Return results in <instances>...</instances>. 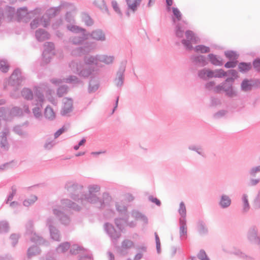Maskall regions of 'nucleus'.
Masks as SVG:
<instances>
[{
    "label": "nucleus",
    "instance_id": "f257e3e1",
    "mask_svg": "<svg viewBox=\"0 0 260 260\" xmlns=\"http://www.w3.org/2000/svg\"><path fill=\"white\" fill-rule=\"evenodd\" d=\"M69 196L73 200L85 206L89 203L95 205L99 208L105 207V201H109L111 197L107 192L103 194V198L99 196L100 194L101 186L98 184H90L87 186V191H83V186L78 183L68 182L64 186Z\"/></svg>",
    "mask_w": 260,
    "mask_h": 260
},
{
    "label": "nucleus",
    "instance_id": "f03ea898",
    "mask_svg": "<svg viewBox=\"0 0 260 260\" xmlns=\"http://www.w3.org/2000/svg\"><path fill=\"white\" fill-rule=\"evenodd\" d=\"M99 62V54L86 56L84 57V62L73 60L70 62L69 67L74 73L81 77L87 78L95 71V67L92 64L97 65Z\"/></svg>",
    "mask_w": 260,
    "mask_h": 260
},
{
    "label": "nucleus",
    "instance_id": "7ed1b4c3",
    "mask_svg": "<svg viewBox=\"0 0 260 260\" xmlns=\"http://www.w3.org/2000/svg\"><path fill=\"white\" fill-rule=\"evenodd\" d=\"M235 79L233 77H229L223 82L218 84L214 88V91L216 93H220L224 91L226 96L233 98L237 95V91L234 89L233 84Z\"/></svg>",
    "mask_w": 260,
    "mask_h": 260
},
{
    "label": "nucleus",
    "instance_id": "20e7f679",
    "mask_svg": "<svg viewBox=\"0 0 260 260\" xmlns=\"http://www.w3.org/2000/svg\"><path fill=\"white\" fill-rule=\"evenodd\" d=\"M35 99L36 106L32 109V113L36 118L39 119L42 116V105L44 101V96L40 89H37L35 91Z\"/></svg>",
    "mask_w": 260,
    "mask_h": 260
},
{
    "label": "nucleus",
    "instance_id": "39448f33",
    "mask_svg": "<svg viewBox=\"0 0 260 260\" xmlns=\"http://www.w3.org/2000/svg\"><path fill=\"white\" fill-rule=\"evenodd\" d=\"M126 63L127 61L126 60L120 62L118 70L116 72L115 77L113 80L115 85L118 88H121L124 84V73Z\"/></svg>",
    "mask_w": 260,
    "mask_h": 260
},
{
    "label": "nucleus",
    "instance_id": "423d86ee",
    "mask_svg": "<svg viewBox=\"0 0 260 260\" xmlns=\"http://www.w3.org/2000/svg\"><path fill=\"white\" fill-rule=\"evenodd\" d=\"M25 80V77L22 74L20 70L16 69L13 71L10 76L9 84L12 86L17 88L23 83Z\"/></svg>",
    "mask_w": 260,
    "mask_h": 260
},
{
    "label": "nucleus",
    "instance_id": "0eeeda50",
    "mask_svg": "<svg viewBox=\"0 0 260 260\" xmlns=\"http://www.w3.org/2000/svg\"><path fill=\"white\" fill-rule=\"evenodd\" d=\"M26 234L29 236L30 240L32 242L38 244H45L47 243L42 237L34 232L33 224L31 221L26 224Z\"/></svg>",
    "mask_w": 260,
    "mask_h": 260
},
{
    "label": "nucleus",
    "instance_id": "6e6552de",
    "mask_svg": "<svg viewBox=\"0 0 260 260\" xmlns=\"http://www.w3.org/2000/svg\"><path fill=\"white\" fill-rule=\"evenodd\" d=\"M246 237L250 243L260 245V233H258L257 226L253 225L249 227L246 234Z\"/></svg>",
    "mask_w": 260,
    "mask_h": 260
},
{
    "label": "nucleus",
    "instance_id": "1a4fd4ad",
    "mask_svg": "<svg viewBox=\"0 0 260 260\" xmlns=\"http://www.w3.org/2000/svg\"><path fill=\"white\" fill-rule=\"evenodd\" d=\"M46 221V224L49 228L51 238L54 241H60L61 240V235L59 231L54 225V218L49 217Z\"/></svg>",
    "mask_w": 260,
    "mask_h": 260
},
{
    "label": "nucleus",
    "instance_id": "9d476101",
    "mask_svg": "<svg viewBox=\"0 0 260 260\" xmlns=\"http://www.w3.org/2000/svg\"><path fill=\"white\" fill-rule=\"evenodd\" d=\"M186 39L181 40V43L186 50H191L193 49L192 44H196L199 39L194 36L191 30H187L185 32Z\"/></svg>",
    "mask_w": 260,
    "mask_h": 260
},
{
    "label": "nucleus",
    "instance_id": "9b49d317",
    "mask_svg": "<svg viewBox=\"0 0 260 260\" xmlns=\"http://www.w3.org/2000/svg\"><path fill=\"white\" fill-rule=\"evenodd\" d=\"M61 206H56L52 208V213L58 219L61 224L68 225L70 224L71 219L70 217L64 213Z\"/></svg>",
    "mask_w": 260,
    "mask_h": 260
},
{
    "label": "nucleus",
    "instance_id": "f8f14e48",
    "mask_svg": "<svg viewBox=\"0 0 260 260\" xmlns=\"http://www.w3.org/2000/svg\"><path fill=\"white\" fill-rule=\"evenodd\" d=\"M70 252L72 254H79L80 260H91V254L89 251L84 249L80 246L75 244L71 246Z\"/></svg>",
    "mask_w": 260,
    "mask_h": 260
},
{
    "label": "nucleus",
    "instance_id": "ddd939ff",
    "mask_svg": "<svg viewBox=\"0 0 260 260\" xmlns=\"http://www.w3.org/2000/svg\"><path fill=\"white\" fill-rule=\"evenodd\" d=\"M54 45L52 42H46L44 44V50L42 53L43 59L46 63L50 62L54 55Z\"/></svg>",
    "mask_w": 260,
    "mask_h": 260
},
{
    "label": "nucleus",
    "instance_id": "4468645a",
    "mask_svg": "<svg viewBox=\"0 0 260 260\" xmlns=\"http://www.w3.org/2000/svg\"><path fill=\"white\" fill-rule=\"evenodd\" d=\"M104 230L113 242L114 241H116L121 236V232L120 231H116L114 226L111 223H105Z\"/></svg>",
    "mask_w": 260,
    "mask_h": 260
},
{
    "label": "nucleus",
    "instance_id": "2eb2a0df",
    "mask_svg": "<svg viewBox=\"0 0 260 260\" xmlns=\"http://www.w3.org/2000/svg\"><path fill=\"white\" fill-rule=\"evenodd\" d=\"M257 83L256 78L250 80L245 79L241 84V89L244 92L250 91L253 88H257Z\"/></svg>",
    "mask_w": 260,
    "mask_h": 260
},
{
    "label": "nucleus",
    "instance_id": "dca6fc26",
    "mask_svg": "<svg viewBox=\"0 0 260 260\" xmlns=\"http://www.w3.org/2000/svg\"><path fill=\"white\" fill-rule=\"evenodd\" d=\"M88 39H91L100 42H104L106 40L105 32L101 29L98 28L93 30L91 32H88Z\"/></svg>",
    "mask_w": 260,
    "mask_h": 260
},
{
    "label": "nucleus",
    "instance_id": "f3484780",
    "mask_svg": "<svg viewBox=\"0 0 260 260\" xmlns=\"http://www.w3.org/2000/svg\"><path fill=\"white\" fill-rule=\"evenodd\" d=\"M80 35H75L69 38V42L75 45H81L88 40L87 31L80 33Z\"/></svg>",
    "mask_w": 260,
    "mask_h": 260
},
{
    "label": "nucleus",
    "instance_id": "a211bd4d",
    "mask_svg": "<svg viewBox=\"0 0 260 260\" xmlns=\"http://www.w3.org/2000/svg\"><path fill=\"white\" fill-rule=\"evenodd\" d=\"M9 131L5 128L0 133V147L4 151H8L9 149V144L7 140V136L9 135Z\"/></svg>",
    "mask_w": 260,
    "mask_h": 260
},
{
    "label": "nucleus",
    "instance_id": "6ab92c4d",
    "mask_svg": "<svg viewBox=\"0 0 260 260\" xmlns=\"http://www.w3.org/2000/svg\"><path fill=\"white\" fill-rule=\"evenodd\" d=\"M197 231L198 234L202 237L207 236L209 232L206 222L202 219H199L198 220L197 222Z\"/></svg>",
    "mask_w": 260,
    "mask_h": 260
},
{
    "label": "nucleus",
    "instance_id": "aec40b11",
    "mask_svg": "<svg viewBox=\"0 0 260 260\" xmlns=\"http://www.w3.org/2000/svg\"><path fill=\"white\" fill-rule=\"evenodd\" d=\"M92 43H87L84 47H79L73 50L72 54L73 55L80 56L82 54H86L90 52L94 48L92 47Z\"/></svg>",
    "mask_w": 260,
    "mask_h": 260
},
{
    "label": "nucleus",
    "instance_id": "412c9836",
    "mask_svg": "<svg viewBox=\"0 0 260 260\" xmlns=\"http://www.w3.org/2000/svg\"><path fill=\"white\" fill-rule=\"evenodd\" d=\"M73 5L67 2H62L60 5L56 7L52 8L48 10L46 13L50 18L55 16L61 10L62 8H67L69 7H72Z\"/></svg>",
    "mask_w": 260,
    "mask_h": 260
},
{
    "label": "nucleus",
    "instance_id": "4be33fe9",
    "mask_svg": "<svg viewBox=\"0 0 260 260\" xmlns=\"http://www.w3.org/2000/svg\"><path fill=\"white\" fill-rule=\"evenodd\" d=\"M190 59L192 63L200 67H203L208 64L206 57L202 55H193L190 57Z\"/></svg>",
    "mask_w": 260,
    "mask_h": 260
},
{
    "label": "nucleus",
    "instance_id": "5701e85b",
    "mask_svg": "<svg viewBox=\"0 0 260 260\" xmlns=\"http://www.w3.org/2000/svg\"><path fill=\"white\" fill-rule=\"evenodd\" d=\"M60 202L62 208H68L76 211H79L82 209L80 205L70 199H64L61 200Z\"/></svg>",
    "mask_w": 260,
    "mask_h": 260
},
{
    "label": "nucleus",
    "instance_id": "b1692460",
    "mask_svg": "<svg viewBox=\"0 0 260 260\" xmlns=\"http://www.w3.org/2000/svg\"><path fill=\"white\" fill-rule=\"evenodd\" d=\"M63 106L61 111V114L62 116H68L69 113L73 110V101L71 99H63Z\"/></svg>",
    "mask_w": 260,
    "mask_h": 260
},
{
    "label": "nucleus",
    "instance_id": "393cba45",
    "mask_svg": "<svg viewBox=\"0 0 260 260\" xmlns=\"http://www.w3.org/2000/svg\"><path fill=\"white\" fill-rule=\"evenodd\" d=\"M35 36L39 42H43L50 38V34L42 28H39L36 31Z\"/></svg>",
    "mask_w": 260,
    "mask_h": 260
},
{
    "label": "nucleus",
    "instance_id": "a878e982",
    "mask_svg": "<svg viewBox=\"0 0 260 260\" xmlns=\"http://www.w3.org/2000/svg\"><path fill=\"white\" fill-rule=\"evenodd\" d=\"M231 203L230 198L228 195L223 194L220 196L218 205L222 209H226L230 206Z\"/></svg>",
    "mask_w": 260,
    "mask_h": 260
},
{
    "label": "nucleus",
    "instance_id": "bb28decb",
    "mask_svg": "<svg viewBox=\"0 0 260 260\" xmlns=\"http://www.w3.org/2000/svg\"><path fill=\"white\" fill-rule=\"evenodd\" d=\"M115 208L120 215L122 216L129 217L127 212V207L124 205L122 202H116Z\"/></svg>",
    "mask_w": 260,
    "mask_h": 260
},
{
    "label": "nucleus",
    "instance_id": "cd10ccee",
    "mask_svg": "<svg viewBox=\"0 0 260 260\" xmlns=\"http://www.w3.org/2000/svg\"><path fill=\"white\" fill-rule=\"evenodd\" d=\"M115 60L113 55H108L106 54H99V62H103L107 65L113 64Z\"/></svg>",
    "mask_w": 260,
    "mask_h": 260
},
{
    "label": "nucleus",
    "instance_id": "c85d7f7f",
    "mask_svg": "<svg viewBox=\"0 0 260 260\" xmlns=\"http://www.w3.org/2000/svg\"><path fill=\"white\" fill-rule=\"evenodd\" d=\"M208 57L212 64L216 66H222L223 65L222 59L220 56L213 54H209Z\"/></svg>",
    "mask_w": 260,
    "mask_h": 260
},
{
    "label": "nucleus",
    "instance_id": "c756f323",
    "mask_svg": "<svg viewBox=\"0 0 260 260\" xmlns=\"http://www.w3.org/2000/svg\"><path fill=\"white\" fill-rule=\"evenodd\" d=\"M208 75L210 78H222L227 76V73L222 69H217L215 70H211L208 73Z\"/></svg>",
    "mask_w": 260,
    "mask_h": 260
},
{
    "label": "nucleus",
    "instance_id": "7c9ffc66",
    "mask_svg": "<svg viewBox=\"0 0 260 260\" xmlns=\"http://www.w3.org/2000/svg\"><path fill=\"white\" fill-rule=\"evenodd\" d=\"M67 28L69 31L75 34H78L81 32H85L86 31L85 28L75 25V23L67 24Z\"/></svg>",
    "mask_w": 260,
    "mask_h": 260
},
{
    "label": "nucleus",
    "instance_id": "2f4dec72",
    "mask_svg": "<svg viewBox=\"0 0 260 260\" xmlns=\"http://www.w3.org/2000/svg\"><path fill=\"white\" fill-rule=\"evenodd\" d=\"M134 246V243L131 240L125 239L121 243L120 253L124 255L127 253L126 250Z\"/></svg>",
    "mask_w": 260,
    "mask_h": 260
},
{
    "label": "nucleus",
    "instance_id": "473e14b6",
    "mask_svg": "<svg viewBox=\"0 0 260 260\" xmlns=\"http://www.w3.org/2000/svg\"><path fill=\"white\" fill-rule=\"evenodd\" d=\"M128 217L122 216V217L117 218L115 219V223L120 232L123 229L124 225L127 223Z\"/></svg>",
    "mask_w": 260,
    "mask_h": 260
},
{
    "label": "nucleus",
    "instance_id": "72a5a7b5",
    "mask_svg": "<svg viewBox=\"0 0 260 260\" xmlns=\"http://www.w3.org/2000/svg\"><path fill=\"white\" fill-rule=\"evenodd\" d=\"M93 4L103 12L109 14V11L105 0H95L93 2Z\"/></svg>",
    "mask_w": 260,
    "mask_h": 260
},
{
    "label": "nucleus",
    "instance_id": "f704fd0d",
    "mask_svg": "<svg viewBox=\"0 0 260 260\" xmlns=\"http://www.w3.org/2000/svg\"><path fill=\"white\" fill-rule=\"evenodd\" d=\"M1 10L4 12V17L5 16L9 20H11L15 13V8L12 7H6L4 10Z\"/></svg>",
    "mask_w": 260,
    "mask_h": 260
},
{
    "label": "nucleus",
    "instance_id": "c9c22d12",
    "mask_svg": "<svg viewBox=\"0 0 260 260\" xmlns=\"http://www.w3.org/2000/svg\"><path fill=\"white\" fill-rule=\"evenodd\" d=\"M132 216L136 219L142 221L144 224H147L148 223L147 217L145 215L142 214L137 210H133L132 211Z\"/></svg>",
    "mask_w": 260,
    "mask_h": 260
},
{
    "label": "nucleus",
    "instance_id": "e433bc0d",
    "mask_svg": "<svg viewBox=\"0 0 260 260\" xmlns=\"http://www.w3.org/2000/svg\"><path fill=\"white\" fill-rule=\"evenodd\" d=\"M99 87V82L98 80H95L92 77L89 83L88 91L90 93L94 92Z\"/></svg>",
    "mask_w": 260,
    "mask_h": 260
},
{
    "label": "nucleus",
    "instance_id": "4c0bfd02",
    "mask_svg": "<svg viewBox=\"0 0 260 260\" xmlns=\"http://www.w3.org/2000/svg\"><path fill=\"white\" fill-rule=\"evenodd\" d=\"M45 118L49 120H53L55 118V114L52 108L50 106H47L44 111Z\"/></svg>",
    "mask_w": 260,
    "mask_h": 260
},
{
    "label": "nucleus",
    "instance_id": "58836bf2",
    "mask_svg": "<svg viewBox=\"0 0 260 260\" xmlns=\"http://www.w3.org/2000/svg\"><path fill=\"white\" fill-rule=\"evenodd\" d=\"M231 253L232 254L235 255L236 256H237L241 258H242L243 259H245V260H253V259H254L253 257L246 254L245 253H243L239 249H235L233 251H232Z\"/></svg>",
    "mask_w": 260,
    "mask_h": 260
},
{
    "label": "nucleus",
    "instance_id": "ea45409f",
    "mask_svg": "<svg viewBox=\"0 0 260 260\" xmlns=\"http://www.w3.org/2000/svg\"><path fill=\"white\" fill-rule=\"evenodd\" d=\"M41 250L37 246H32L27 250V255L28 258L38 255L40 253Z\"/></svg>",
    "mask_w": 260,
    "mask_h": 260
},
{
    "label": "nucleus",
    "instance_id": "a19ab883",
    "mask_svg": "<svg viewBox=\"0 0 260 260\" xmlns=\"http://www.w3.org/2000/svg\"><path fill=\"white\" fill-rule=\"evenodd\" d=\"M242 201L243 202L242 212L247 213L250 209V205L248 200L247 194L244 193L242 195Z\"/></svg>",
    "mask_w": 260,
    "mask_h": 260
},
{
    "label": "nucleus",
    "instance_id": "79ce46f5",
    "mask_svg": "<svg viewBox=\"0 0 260 260\" xmlns=\"http://www.w3.org/2000/svg\"><path fill=\"white\" fill-rule=\"evenodd\" d=\"M71 245L69 242H66L61 243L56 248V252L58 253H64L68 251Z\"/></svg>",
    "mask_w": 260,
    "mask_h": 260
},
{
    "label": "nucleus",
    "instance_id": "37998d69",
    "mask_svg": "<svg viewBox=\"0 0 260 260\" xmlns=\"http://www.w3.org/2000/svg\"><path fill=\"white\" fill-rule=\"evenodd\" d=\"M252 68L250 62H241L238 64V69L240 72L245 73L249 71Z\"/></svg>",
    "mask_w": 260,
    "mask_h": 260
},
{
    "label": "nucleus",
    "instance_id": "c03bdc74",
    "mask_svg": "<svg viewBox=\"0 0 260 260\" xmlns=\"http://www.w3.org/2000/svg\"><path fill=\"white\" fill-rule=\"evenodd\" d=\"M142 0H134L131 1L127 4V9L131 10L133 13H135L137 10V8L140 5Z\"/></svg>",
    "mask_w": 260,
    "mask_h": 260
},
{
    "label": "nucleus",
    "instance_id": "a18cd8bd",
    "mask_svg": "<svg viewBox=\"0 0 260 260\" xmlns=\"http://www.w3.org/2000/svg\"><path fill=\"white\" fill-rule=\"evenodd\" d=\"M82 20L86 26H91L93 24V21L90 16L86 13H83L81 15Z\"/></svg>",
    "mask_w": 260,
    "mask_h": 260
},
{
    "label": "nucleus",
    "instance_id": "49530a36",
    "mask_svg": "<svg viewBox=\"0 0 260 260\" xmlns=\"http://www.w3.org/2000/svg\"><path fill=\"white\" fill-rule=\"evenodd\" d=\"M21 95L22 97L27 100H31L34 97L32 91L27 88H24L22 90Z\"/></svg>",
    "mask_w": 260,
    "mask_h": 260
},
{
    "label": "nucleus",
    "instance_id": "de8ad7c7",
    "mask_svg": "<svg viewBox=\"0 0 260 260\" xmlns=\"http://www.w3.org/2000/svg\"><path fill=\"white\" fill-rule=\"evenodd\" d=\"M210 71V69H207L206 68L200 70L198 71V76L200 78L204 80H207L208 78H210V76L208 75V73Z\"/></svg>",
    "mask_w": 260,
    "mask_h": 260
},
{
    "label": "nucleus",
    "instance_id": "09e8293b",
    "mask_svg": "<svg viewBox=\"0 0 260 260\" xmlns=\"http://www.w3.org/2000/svg\"><path fill=\"white\" fill-rule=\"evenodd\" d=\"M188 148L189 150L191 151L196 152L198 154L200 155L203 157L205 156V153L203 151V149L202 148V147L200 146H197L196 145H190L188 146Z\"/></svg>",
    "mask_w": 260,
    "mask_h": 260
},
{
    "label": "nucleus",
    "instance_id": "8fccbe9b",
    "mask_svg": "<svg viewBox=\"0 0 260 260\" xmlns=\"http://www.w3.org/2000/svg\"><path fill=\"white\" fill-rule=\"evenodd\" d=\"M194 50L196 52H200L201 53H209L210 51V49L209 47L203 45H199L196 46L194 48Z\"/></svg>",
    "mask_w": 260,
    "mask_h": 260
},
{
    "label": "nucleus",
    "instance_id": "3c124183",
    "mask_svg": "<svg viewBox=\"0 0 260 260\" xmlns=\"http://www.w3.org/2000/svg\"><path fill=\"white\" fill-rule=\"evenodd\" d=\"M224 55L229 59L233 60H237L239 57L237 52L234 51H225Z\"/></svg>",
    "mask_w": 260,
    "mask_h": 260
},
{
    "label": "nucleus",
    "instance_id": "603ef678",
    "mask_svg": "<svg viewBox=\"0 0 260 260\" xmlns=\"http://www.w3.org/2000/svg\"><path fill=\"white\" fill-rule=\"evenodd\" d=\"M176 36L178 38H182L184 35V28H183L180 24L176 25L175 29Z\"/></svg>",
    "mask_w": 260,
    "mask_h": 260
},
{
    "label": "nucleus",
    "instance_id": "864d4df0",
    "mask_svg": "<svg viewBox=\"0 0 260 260\" xmlns=\"http://www.w3.org/2000/svg\"><path fill=\"white\" fill-rule=\"evenodd\" d=\"M64 82L69 83L78 84L81 83L80 79L74 75L70 76L68 78L63 79Z\"/></svg>",
    "mask_w": 260,
    "mask_h": 260
},
{
    "label": "nucleus",
    "instance_id": "5fc2aeb1",
    "mask_svg": "<svg viewBox=\"0 0 260 260\" xmlns=\"http://www.w3.org/2000/svg\"><path fill=\"white\" fill-rule=\"evenodd\" d=\"M37 197L36 196H31L29 198L26 199L23 201V205L25 207H29L34 204L37 200Z\"/></svg>",
    "mask_w": 260,
    "mask_h": 260
},
{
    "label": "nucleus",
    "instance_id": "6e6d98bb",
    "mask_svg": "<svg viewBox=\"0 0 260 260\" xmlns=\"http://www.w3.org/2000/svg\"><path fill=\"white\" fill-rule=\"evenodd\" d=\"M9 230L8 222L6 220L0 221V233H7Z\"/></svg>",
    "mask_w": 260,
    "mask_h": 260
},
{
    "label": "nucleus",
    "instance_id": "4d7b16f0",
    "mask_svg": "<svg viewBox=\"0 0 260 260\" xmlns=\"http://www.w3.org/2000/svg\"><path fill=\"white\" fill-rule=\"evenodd\" d=\"M50 18H51L47 15V14L44 15L41 18H40L41 25L44 27H47L50 24Z\"/></svg>",
    "mask_w": 260,
    "mask_h": 260
},
{
    "label": "nucleus",
    "instance_id": "13d9d810",
    "mask_svg": "<svg viewBox=\"0 0 260 260\" xmlns=\"http://www.w3.org/2000/svg\"><path fill=\"white\" fill-rule=\"evenodd\" d=\"M9 69V65L7 60L2 59L0 60V70L4 72L7 73Z\"/></svg>",
    "mask_w": 260,
    "mask_h": 260
},
{
    "label": "nucleus",
    "instance_id": "bf43d9fd",
    "mask_svg": "<svg viewBox=\"0 0 260 260\" xmlns=\"http://www.w3.org/2000/svg\"><path fill=\"white\" fill-rule=\"evenodd\" d=\"M68 87L67 85H62L60 86L57 91V94L59 97H62L68 92Z\"/></svg>",
    "mask_w": 260,
    "mask_h": 260
},
{
    "label": "nucleus",
    "instance_id": "052dcab7",
    "mask_svg": "<svg viewBox=\"0 0 260 260\" xmlns=\"http://www.w3.org/2000/svg\"><path fill=\"white\" fill-rule=\"evenodd\" d=\"M112 7L114 10V11L120 16V17H122L123 16V14L121 11L116 1H112L111 2Z\"/></svg>",
    "mask_w": 260,
    "mask_h": 260
},
{
    "label": "nucleus",
    "instance_id": "680f3d73",
    "mask_svg": "<svg viewBox=\"0 0 260 260\" xmlns=\"http://www.w3.org/2000/svg\"><path fill=\"white\" fill-rule=\"evenodd\" d=\"M10 114L14 116H20L23 114V110L18 107H15L11 110Z\"/></svg>",
    "mask_w": 260,
    "mask_h": 260
},
{
    "label": "nucleus",
    "instance_id": "e2e57ef3",
    "mask_svg": "<svg viewBox=\"0 0 260 260\" xmlns=\"http://www.w3.org/2000/svg\"><path fill=\"white\" fill-rule=\"evenodd\" d=\"M20 236L17 234H12L10 237L11 241V245L13 247H15L18 243Z\"/></svg>",
    "mask_w": 260,
    "mask_h": 260
},
{
    "label": "nucleus",
    "instance_id": "0e129e2a",
    "mask_svg": "<svg viewBox=\"0 0 260 260\" xmlns=\"http://www.w3.org/2000/svg\"><path fill=\"white\" fill-rule=\"evenodd\" d=\"M178 212L181 216H186V207L183 202H181L179 204Z\"/></svg>",
    "mask_w": 260,
    "mask_h": 260
},
{
    "label": "nucleus",
    "instance_id": "69168bd1",
    "mask_svg": "<svg viewBox=\"0 0 260 260\" xmlns=\"http://www.w3.org/2000/svg\"><path fill=\"white\" fill-rule=\"evenodd\" d=\"M16 192H17L16 187L14 185L12 186L11 187V192L10 193V194L8 196L6 202V203L7 204H8L9 201H11L13 200L14 196L16 193Z\"/></svg>",
    "mask_w": 260,
    "mask_h": 260
},
{
    "label": "nucleus",
    "instance_id": "338daca9",
    "mask_svg": "<svg viewBox=\"0 0 260 260\" xmlns=\"http://www.w3.org/2000/svg\"><path fill=\"white\" fill-rule=\"evenodd\" d=\"M198 258L200 260H210V258L207 256L205 251L203 249H201L197 255Z\"/></svg>",
    "mask_w": 260,
    "mask_h": 260
},
{
    "label": "nucleus",
    "instance_id": "774afa93",
    "mask_svg": "<svg viewBox=\"0 0 260 260\" xmlns=\"http://www.w3.org/2000/svg\"><path fill=\"white\" fill-rule=\"evenodd\" d=\"M41 25V22L40 18H36L34 19L30 24L31 29H35Z\"/></svg>",
    "mask_w": 260,
    "mask_h": 260
}]
</instances>
